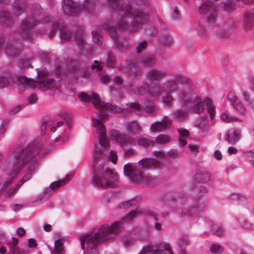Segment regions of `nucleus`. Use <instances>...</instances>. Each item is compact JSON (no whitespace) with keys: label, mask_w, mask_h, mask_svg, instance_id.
<instances>
[{"label":"nucleus","mask_w":254,"mask_h":254,"mask_svg":"<svg viewBox=\"0 0 254 254\" xmlns=\"http://www.w3.org/2000/svg\"><path fill=\"white\" fill-rule=\"evenodd\" d=\"M28 16L22 21L20 28V33L25 39L31 40L33 34L32 30L38 23L40 33L44 34L49 32V37L52 38L58 30L61 31V37L65 41L76 40L80 52H84L88 48V44L83 35V31L80 28L78 30V35L73 36L72 33L64 25L63 21L58 20L54 15L40 17L41 14V6L38 4L32 5L29 8Z\"/></svg>","instance_id":"f257e3e1"},{"label":"nucleus","mask_w":254,"mask_h":254,"mask_svg":"<svg viewBox=\"0 0 254 254\" xmlns=\"http://www.w3.org/2000/svg\"><path fill=\"white\" fill-rule=\"evenodd\" d=\"M107 5L114 10L112 16H108L103 23V28L115 40L116 48L120 51L127 48L123 39L118 37L117 28L121 30L135 32L147 21L149 16L140 11H132L131 6L125 4L123 0H108Z\"/></svg>","instance_id":"f03ea898"},{"label":"nucleus","mask_w":254,"mask_h":254,"mask_svg":"<svg viewBox=\"0 0 254 254\" xmlns=\"http://www.w3.org/2000/svg\"><path fill=\"white\" fill-rule=\"evenodd\" d=\"M40 148L33 147H27L20 148L11 155L3 165L5 173L10 177L3 185V188H6L10 183L11 179L14 177L24 165H27V173L23 178L24 182L29 181L32 177V173L38 166L36 159L37 155H41Z\"/></svg>","instance_id":"7ed1b4c3"},{"label":"nucleus","mask_w":254,"mask_h":254,"mask_svg":"<svg viewBox=\"0 0 254 254\" xmlns=\"http://www.w3.org/2000/svg\"><path fill=\"white\" fill-rule=\"evenodd\" d=\"M190 79L182 74H176L173 78L165 81L162 86V92L165 95L162 97V103L166 106L170 107L173 101L172 94L178 91V98L180 102L189 104L192 98V90L189 86Z\"/></svg>","instance_id":"20e7f679"},{"label":"nucleus","mask_w":254,"mask_h":254,"mask_svg":"<svg viewBox=\"0 0 254 254\" xmlns=\"http://www.w3.org/2000/svg\"><path fill=\"white\" fill-rule=\"evenodd\" d=\"M38 79L34 81L24 76L12 77L11 75L2 74L0 76V89L7 87L10 83H17L19 89L25 90L28 87L33 89L39 88L42 90L50 89L57 90L56 80L53 78L45 79L48 75L47 71L45 70L36 69Z\"/></svg>","instance_id":"39448f33"},{"label":"nucleus","mask_w":254,"mask_h":254,"mask_svg":"<svg viewBox=\"0 0 254 254\" xmlns=\"http://www.w3.org/2000/svg\"><path fill=\"white\" fill-rule=\"evenodd\" d=\"M120 223V222H115L111 226L104 224L94 234L81 236L80 241L84 254H95L98 244L115 237L119 231Z\"/></svg>","instance_id":"423d86ee"},{"label":"nucleus","mask_w":254,"mask_h":254,"mask_svg":"<svg viewBox=\"0 0 254 254\" xmlns=\"http://www.w3.org/2000/svg\"><path fill=\"white\" fill-rule=\"evenodd\" d=\"M101 150L95 148L93 156L92 178V184L97 187L104 189L113 188L118 183L117 174L106 166L104 163L98 164L97 160L102 156Z\"/></svg>","instance_id":"0eeeda50"},{"label":"nucleus","mask_w":254,"mask_h":254,"mask_svg":"<svg viewBox=\"0 0 254 254\" xmlns=\"http://www.w3.org/2000/svg\"><path fill=\"white\" fill-rule=\"evenodd\" d=\"M78 97L85 102H91L94 106L99 110L98 116L99 119L102 120L108 118L109 116L108 112L119 114L123 111L121 108L116 105L102 101L99 95L95 92H92L91 95H89L85 92H82L78 94Z\"/></svg>","instance_id":"6e6552de"},{"label":"nucleus","mask_w":254,"mask_h":254,"mask_svg":"<svg viewBox=\"0 0 254 254\" xmlns=\"http://www.w3.org/2000/svg\"><path fill=\"white\" fill-rule=\"evenodd\" d=\"M111 139L115 140L122 145L127 144H132L135 142L139 145H147L149 144L154 143L153 137H139L137 138H133L130 136L127 137L123 133H121L117 130H112L110 132Z\"/></svg>","instance_id":"1a4fd4ad"},{"label":"nucleus","mask_w":254,"mask_h":254,"mask_svg":"<svg viewBox=\"0 0 254 254\" xmlns=\"http://www.w3.org/2000/svg\"><path fill=\"white\" fill-rule=\"evenodd\" d=\"M19 44L16 42L12 43L10 41H6L0 35V54L4 52L8 56H17L20 53V48L18 47Z\"/></svg>","instance_id":"9d476101"},{"label":"nucleus","mask_w":254,"mask_h":254,"mask_svg":"<svg viewBox=\"0 0 254 254\" xmlns=\"http://www.w3.org/2000/svg\"><path fill=\"white\" fill-rule=\"evenodd\" d=\"M124 172L132 183H137L141 185L146 183V176L133 169L129 163L126 164L124 167Z\"/></svg>","instance_id":"9b49d317"},{"label":"nucleus","mask_w":254,"mask_h":254,"mask_svg":"<svg viewBox=\"0 0 254 254\" xmlns=\"http://www.w3.org/2000/svg\"><path fill=\"white\" fill-rule=\"evenodd\" d=\"M94 127L96 129V134L100 145L107 148L109 146V140L106 136V129L103 124L99 119H95L93 122Z\"/></svg>","instance_id":"f8f14e48"},{"label":"nucleus","mask_w":254,"mask_h":254,"mask_svg":"<svg viewBox=\"0 0 254 254\" xmlns=\"http://www.w3.org/2000/svg\"><path fill=\"white\" fill-rule=\"evenodd\" d=\"M150 253L151 254H173L170 246L168 244L160 243L158 246L144 247L139 254H146Z\"/></svg>","instance_id":"ddd939ff"},{"label":"nucleus","mask_w":254,"mask_h":254,"mask_svg":"<svg viewBox=\"0 0 254 254\" xmlns=\"http://www.w3.org/2000/svg\"><path fill=\"white\" fill-rule=\"evenodd\" d=\"M129 108L133 110L136 114L140 113L141 110L149 115H153L156 112L154 104L150 101L145 102L142 106L137 102L131 103L129 104Z\"/></svg>","instance_id":"4468645a"},{"label":"nucleus","mask_w":254,"mask_h":254,"mask_svg":"<svg viewBox=\"0 0 254 254\" xmlns=\"http://www.w3.org/2000/svg\"><path fill=\"white\" fill-rule=\"evenodd\" d=\"M62 8L66 14L71 16L77 15L80 11V7L72 0H62Z\"/></svg>","instance_id":"2eb2a0df"},{"label":"nucleus","mask_w":254,"mask_h":254,"mask_svg":"<svg viewBox=\"0 0 254 254\" xmlns=\"http://www.w3.org/2000/svg\"><path fill=\"white\" fill-rule=\"evenodd\" d=\"M172 120L167 116L164 117L161 121H157L152 123L150 127V130L152 132H159L170 128Z\"/></svg>","instance_id":"dca6fc26"},{"label":"nucleus","mask_w":254,"mask_h":254,"mask_svg":"<svg viewBox=\"0 0 254 254\" xmlns=\"http://www.w3.org/2000/svg\"><path fill=\"white\" fill-rule=\"evenodd\" d=\"M159 166V162L154 158H143L138 163L134 165V167L137 169L156 168Z\"/></svg>","instance_id":"f3484780"},{"label":"nucleus","mask_w":254,"mask_h":254,"mask_svg":"<svg viewBox=\"0 0 254 254\" xmlns=\"http://www.w3.org/2000/svg\"><path fill=\"white\" fill-rule=\"evenodd\" d=\"M125 128L128 134L135 135L142 131V127L136 120H131L125 123Z\"/></svg>","instance_id":"a211bd4d"},{"label":"nucleus","mask_w":254,"mask_h":254,"mask_svg":"<svg viewBox=\"0 0 254 254\" xmlns=\"http://www.w3.org/2000/svg\"><path fill=\"white\" fill-rule=\"evenodd\" d=\"M71 178V175H67L66 178L64 179L60 180L57 182H53L51 184L49 188L46 189V192L49 193H53L56 189L67 184Z\"/></svg>","instance_id":"6ab92c4d"},{"label":"nucleus","mask_w":254,"mask_h":254,"mask_svg":"<svg viewBox=\"0 0 254 254\" xmlns=\"http://www.w3.org/2000/svg\"><path fill=\"white\" fill-rule=\"evenodd\" d=\"M166 75V71L154 68L148 70L146 72V76L150 80H159L164 78Z\"/></svg>","instance_id":"aec40b11"},{"label":"nucleus","mask_w":254,"mask_h":254,"mask_svg":"<svg viewBox=\"0 0 254 254\" xmlns=\"http://www.w3.org/2000/svg\"><path fill=\"white\" fill-rule=\"evenodd\" d=\"M128 64V71L130 76H137L140 74V71L137 68L135 64L138 63L136 56L130 57L127 60Z\"/></svg>","instance_id":"412c9836"},{"label":"nucleus","mask_w":254,"mask_h":254,"mask_svg":"<svg viewBox=\"0 0 254 254\" xmlns=\"http://www.w3.org/2000/svg\"><path fill=\"white\" fill-rule=\"evenodd\" d=\"M238 0H227L226 2L223 1V10L232 12L235 10L237 8V6L235 4L236 1H238ZM243 1L247 4H250L252 3L254 0H242Z\"/></svg>","instance_id":"4be33fe9"},{"label":"nucleus","mask_w":254,"mask_h":254,"mask_svg":"<svg viewBox=\"0 0 254 254\" xmlns=\"http://www.w3.org/2000/svg\"><path fill=\"white\" fill-rule=\"evenodd\" d=\"M241 131L239 129H231L226 133L225 139L230 144H234L240 138Z\"/></svg>","instance_id":"5701e85b"},{"label":"nucleus","mask_w":254,"mask_h":254,"mask_svg":"<svg viewBox=\"0 0 254 254\" xmlns=\"http://www.w3.org/2000/svg\"><path fill=\"white\" fill-rule=\"evenodd\" d=\"M14 23L13 18L10 13L5 11L0 12V24L2 25L10 27Z\"/></svg>","instance_id":"b1692460"},{"label":"nucleus","mask_w":254,"mask_h":254,"mask_svg":"<svg viewBox=\"0 0 254 254\" xmlns=\"http://www.w3.org/2000/svg\"><path fill=\"white\" fill-rule=\"evenodd\" d=\"M204 109V103L199 98H196L193 102V105L190 107L191 112L198 114L202 113Z\"/></svg>","instance_id":"393cba45"},{"label":"nucleus","mask_w":254,"mask_h":254,"mask_svg":"<svg viewBox=\"0 0 254 254\" xmlns=\"http://www.w3.org/2000/svg\"><path fill=\"white\" fill-rule=\"evenodd\" d=\"M178 131L180 134V137H179V145L180 147H183L187 143L186 139L189 136V132L188 130L183 128H178Z\"/></svg>","instance_id":"a878e982"},{"label":"nucleus","mask_w":254,"mask_h":254,"mask_svg":"<svg viewBox=\"0 0 254 254\" xmlns=\"http://www.w3.org/2000/svg\"><path fill=\"white\" fill-rule=\"evenodd\" d=\"M156 59L153 55L146 54L143 55L140 60V63L145 66H151L156 64Z\"/></svg>","instance_id":"bb28decb"},{"label":"nucleus","mask_w":254,"mask_h":254,"mask_svg":"<svg viewBox=\"0 0 254 254\" xmlns=\"http://www.w3.org/2000/svg\"><path fill=\"white\" fill-rule=\"evenodd\" d=\"M215 8L211 2L203 3L199 8V13L201 15H206L210 13Z\"/></svg>","instance_id":"cd10ccee"},{"label":"nucleus","mask_w":254,"mask_h":254,"mask_svg":"<svg viewBox=\"0 0 254 254\" xmlns=\"http://www.w3.org/2000/svg\"><path fill=\"white\" fill-rule=\"evenodd\" d=\"M254 17L253 14L249 12H246L244 16V23L246 29H251L253 26Z\"/></svg>","instance_id":"c85d7f7f"},{"label":"nucleus","mask_w":254,"mask_h":254,"mask_svg":"<svg viewBox=\"0 0 254 254\" xmlns=\"http://www.w3.org/2000/svg\"><path fill=\"white\" fill-rule=\"evenodd\" d=\"M210 176L205 171H199L195 175V179L198 183H205L210 180Z\"/></svg>","instance_id":"c756f323"},{"label":"nucleus","mask_w":254,"mask_h":254,"mask_svg":"<svg viewBox=\"0 0 254 254\" xmlns=\"http://www.w3.org/2000/svg\"><path fill=\"white\" fill-rule=\"evenodd\" d=\"M64 240L62 239H58L54 244V250L51 251L52 254H64Z\"/></svg>","instance_id":"7c9ffc66"},{"label":"nucleus","mask_w":254,"mask_h":254,"mask_svg":"<svg viewBox=\"0 0 254 254\" xmlns=\"http://www.w3.org/2000/svg\"><path fill=\"white\" fill-rule=\"evenodd\" d=\"M13 10L19 15L25 11V4L23 0H16L13 5Z\"/></svg>","instance_id":"2f4dec72"},{"label":"nucleus","mask_w":254,"mask_h":254,"mask_svg":"<svg viewBox=\"0 0 254 254\" xmlns=\"http://www.w3.org/2000/svg\"><path fill=\"white\" fill-rule=\"evenodd\" d=\"M154 143L163 145L168 143L171 140V137L167 134H161L157 136L156 138H154Z\"/></svg>","instance_id":"473e14b6"},{"label":"nucleus","mask_w":254,"mask_h":254,"mask_svg":"<svg viewBox=\"0 0 254 254\" xmlns=\"http://www.w3.org/2000/svg\"><path fill=\"white\" fill-rule=\"evenodd\" d=\"M162 91V88L161 89L156 84H153L148 89V92L151 97H156L159 96Z\"/></svg>","instance_id":"72a5a7b5"},{"label":"nucleus","mask_w":254,"mask_h":254,"mask_svg":"<svg viewBox=\"0 0 254 254\" xmlns=\"http://www.w3.org/2000/svg\"><path fill=\"white\" fill-rule=\"evenodd\" d=\"M189 244L188 238L186 236H182L178 240V244L182 254H186L185 250L184 249Z\"/></svg>","instance_id":"f704fd0d"},{"label":"nucleus","mask_w":254,"mask_h":254,"mask_svg":"<svg viewBox=\"0 0 254 254\" xmlns=\"http://www.w3.org/2000/svg\"><path fill=\"white\" fill-rule=\"evenodd\" d=\"M205 104L207 108L208 112L209 114L210 118L212 119L214 117L215 107L213 104V102L210 99H207L205 100Z\"/></svg>","instance_id":"c9c22d12"},{"label":"nucleus","mask_w":254,"mask_h":254,"mask_svg":"<svg viewBox=\"0 0 254 254\" xmlns=\"http://www.w3.org/2000/svg\"><path fill=\"white\" fill-rule=\"evenodd\" d=\"M129 90L133 94L138 95H144L147 91L146 86H141L137 88H134L132 85L129 86Z\"/></svg>","instance_id":"e433bc0d"},{"label":"nucleus","mask_w":254,"mask_h":254,"mask_svg":"<svg viewBox=\"0 0 254 254\" xmlns=\"http://www.w3.org/2000/svg\"><path fill=\"white\" fill-rule=\"evenodd\" d=\"M91 34L93 42L98 45H102L103 38L100 33L96 31H92Z\"/></svg>","instance_id":"4c0bfd02"},{"label":"nucleus","mask_w":254,"mask_h":254,"mask_svg":"<svg viewBox=\"0 0 254 254\" xmlns=\"http://www.w3.org/2000/svg\"><path fill=\"white\" fill-rule=\"evenodd\" d=\"M146 178L147 182L145 185L155 186L159 184V181L156 177L146 176Z\"/></svg>","instance_id":"58836bf2"},{"label":"nucleus","mask_w":254,"mask_h":254,"mask_svg":"<svg viewBox=\"0 0 254 254\" xmlns=\"http://www.w3.org/2000/svg\"><path fill=\"white\" fill-rule=\"evenodd\" d=\"M174 116L175 119L179 121H181L186 119L187 117V113L183 110H178L175 112Z\"/></svg>","instance_id":"ea45409f"},{"label":"nucleus","mask_w":254,"mask_h":254,"mask_svg":"<svg viewBox=\"0 0 254 254\" xmlns=\"http://www.w3.org/2000/svg\"><path fill=\"white\" fill-rule=\"evenodd\" d=\"M217 15V10L216 9L213 10L212 11L209 13L207 18V22L210 24L214 23L216 21Z\"/></svg>","instance_id":"a19ab883"},{"label":"nucleus","mask_w":254,"mask_h":254,"mask_svg":"<svg viewBox=\"0 0 254 254\" xmlns=\"http://www.w3.org/2000/svg\"><path fill=\"white\" fill-rule=\"evenodd\" d=\"M138 212L136 210H132L130 213L127 214L123 218V220L124 222H128L133 219L135 217L137 216Z\"/></svg>","instance_id":"79ce46f5"},{"label":"nucleus","mask_w":254,"mask_h":254,"mask_svg":"<svg viewBox=\"0 0 254 254\" xmlns=\"http://www.w3.org/2000/svg\"><path fill=\"white\" fill-rule=\"evenodd\" d=\"M147 46V41L146 40L140 41L138 42L136 47L137 53L139 54L143 50H145Z\"/></svg>","instance_id":"37998d69"},{"label":"nucleus","mask_w":254,"mask_h":254,"mask_svg":"<svg viewBox=\"0 0 254 254\" xmlns=\"http://www.w3.org/2000/svg\"><path fill=\"white\" fill-rule=\"evenodd\" d=\"M233 107L240 114H244L245 109L243 107L240 100H237L235 103L232 104Z\"/></svg>","instance_id":"c03bdc74"},{"label":"nucleus","mask_w":254,"mask_h":254,"mask_svg":"<svg viewBox=\"0 0 254 254\" xmlns=\"http://www.w3.org/2000/svg\"><path fill=\"white\" fill-rule=\"evenodd\" d=\"M210 252L215 254H220L222 252V249L220 245L218 244H214L210 248Z\"/></svg>","instance_id":"a18cd8bd"},{"label":"nucleus","mask_w":254,"mask_h":254,"mask_svg":"<svg viewBox=\"0 0 254 254\" xmlns=\"http://www.w3.org/2000/svg\"><path fill=\"white\" fill-rule=\"evenodd\" d=\"M227 99L231 105L235 103L239 99L236 96L235 93L233 91H230L227 95Z\"/></svg>","instance_id":"49530a36"},{"label":"nucleus","mask_w":254,"mask_h":254,"mask_svg":"<svg viewBox=\"0 0 254 254\" xmlns=\"http://www.w3.org/2000/svg\"><path fill=\"white\" fill-rule=\"evenodd\" d=\"M116 60L114 56L112 53H108L107 57V64L113 66L115 64Z\"/></svg>","instance_id":"de8ad7c7"},{"label":"nucleus","mask_w":254,"mask_h":254,"mask_svg":"<svg viewBox=\"0 0 254 254\" xmlns=\"http://www.w3.org/2000/svg\"><path fill=\"white\" fill-rule=\"evenodd\" d=\"M139 6L142 9L146 11V12H148L150 10L148 0H141Z\"/></svg>","instance_id":"09e8293b"},{"label":"nucleus","mask_w":254,"mask_h":254,"mask_svg":"<svg viewBox=\"0 0 254 254\" xmlns=\"http://www.w3.org/2000/svg\"><path fill=\"white\" fill-rule=\"evenodd\" d=\"M19 65L21 69H24L31 67V64L29 60L23 59L19 63Z\"/></svg>","instance_id":"8fccbe9b"},{"label":"nucleus","mask_w":254,"mask_h":254,"mask_svg":"<svg viewBox=\"0 0 254 254\" xmlns=\"http://www.w3.org/2000/svg\"><path fill=\"white\" fill-rule=\"evenodd\" d=\"M238 121L242 122V120H240L239 118L230 116L228 114L223 113V121L230 123L231 121L237 122Z\"/></svg>","instance_id":"3c124183"},{"label":"nucleus","mask_w":254,"mask_h":254,"mask_svg":"<svg viewBox=\"0 0 254 254\" xmlns=\"http://www.w3.org/2000/svg\"><path fill=\"white\" fill-rule=\"evenodd\" d=\"M18 243V240L15 238H12L8 243L9 248L10 250L17 248V245Z\"/></svg>","instance_id":"603ef678"},{"label":"nucleus","mask_w":254,"mask_h":254,"mask_svg":"<svg viewBox=\"0 0 254 254\" xmlns=\"http://www.w3.org/2000/svg\"><path fill=\"white\" fill-rule=\"evenodd\" d=\"M99 80L102 83L106 84L110 81L111 78L107 74L102 73L100 75Z\"/></svg>","instance_id":"864d4df0"},{"label":"nucleus","mask_w":254,"mask_h":254,"mask_svg":"<svg viewBox=\"0 0 254 254\" xmlns=\"http://www.w3.org/2000/svg\"><path fill=\"white\" fill-rule=\"evenodd\" d=\"M234 25V21L232 19L228 18L225 21V24L223 27H225V29L228 30L231 28Z\"/></svg>","instance_id":"5fc2aeb1"},{"label":"nucleus","mask_w":254,"mask_h":254,"mask_svg":"<svg viewBox=\"0 0 254 254\" xmlns=\"http://www.w3.org/2000/svg\"><path fill=\"white\" fill-rule=\"evenodd\" d=\"M162 42L164 45L166 46H170L173 44V40L169 36H166L162 39Z\"/></svg>","instance_id":"6e6d98bb"},{"label":"nucleus","mask_w":254,"mask_h":254,"mask_svg":"<svg viewBox=\"0 0 254 254\" xmlns=\"http://www.w3.org/2000/svg\"><path fill=\"white\" fill-rule=\"evenodd\" d=\"M212 231L214 233L217 234L218 236L220 237H221L222 235L221 228L217 225H214L213 226Z\"/></svg>","instance_id":"4d7b16f0"},{"label":"nucleus","mask_w":254,"mask_h":254,"mask_svg":"<svg viewBox=\"0 0 254 254\" xmlns=\"http://www.w3.org/2000/svg\"><path fill=\"white\" fill-rule=\"evenodd\" d=\"M243 95L244 96L246 101L247 102L249 103L250 104V105H251L252 106V107H254V101L250 98V97L249 94L246 91H244L243 92Z\"/></svg>","instance_id":"13d9d810"},{"label":"nucleus","mask_w":254,"mask_h":254,"mask_svg":"<svg viewBox=\"0 0 254 254\" xmlns=\"http://www.w3.org/2000/svg\"><path fill=\"white\" fill-rule=\"evenodd\" d=\"M198 126L200 128H203L207 123L206 117H201L198 121Z\"/></svg>","instance_id":"bf43d9fd"},{"label":"nucleus","mask_w":254,"mask_h":254,"mask_svg":"<svg viewBox=\"0 0 254 254\" xmlns=\"http://www.w3.org/2000/svg\"><path fill=\"white\" fill-rule=\"evenodd\" d=\"M188 147L190 151L191 152H198L199 147L196 145L189 144H188Z\"/></svg>","instance_id":"052dcab7"},{"label":"nucleus","mask_w":254,"mask_h":254,"mask_svg":"<svg viewBox=\"0 0 254 254\" xmlns=\"http://www.w3.org/2000/svg\"><path fill=\"white\" fill-rule=\"evenodd\" d=\"M109 158L114 164L116 163L117 160V156L116 153L114 151L111 150L110 151V156Z\"/></svg>","instance_id":"680f3d73"},{"label":"nucleus","mask_w":254,"mask_h":254,"mask_svg":"<svg viewBox=\"0 0 254 254\" xmlns=\"http://www.w3.org/2000/svg\"><path fill=\"white\" fill-rule=\"evenodd\" d=\"M168 156L172 158H176L179 156V152L176 150L172 149L168 152Z\"/></svg>","instance_id":"e2e57ef3"},{"label":"nucleus","mask_w":254,"mask_h":254,"mask_svg":"<svg viewBox=\"0 0 254 254\" xmlns=\"http://www.w3.org/2000/svg\"><path fill=\"white\" fill-rule=\"evenodd\" d=\"M135 203V200L134 199H130L128 201H125L123 205L124 207H129L131 205H134Z\"/></svg>","instance_id":"0e129e2a"},{"label":"nucleus","mask_w":254,"mask_h":254,"mask_svg":"<svg viewBox=\"0 0 254 254\" xmlns=\"http://www.w3.org/2000/svg\"><path fill=\"white\" fill-rule=\"evenodd\" d=\"M124 153L126 156H131L134 154V151L132 148H127L124 150Z\"/></svg>","instance_id":"69168bd1"},{"label":"nucleus","mask_w":254,"mask_h":254,"mask_svg":"<svg viewBox=\"0 0 254 254\" xmlns=\"http://www.w3.org/2000/svg\"><path fill=\"white\" fill-rule=\"evenodd\" d=\"M113 82L115 83L117 85L120 86L122 84L123 80L120 76H116L113 79Z\"/></svg>","instance_id":"338daca9"},{"label":"nucleus","mask_w":254,"mask_h":254,"mask_svg":"<svg viewBox=\"0 0 254 254\" xmlns=\"http://www.w3.org/2000/svg\"><path fill=\"white\" fill-rule=\"evenodd\" d=\"M147 214L151 216L155 221H159V219L158 217V215L156 212L153 211H148Z\"/></svg>","instance_id":"774afa93"}]
</instances>
